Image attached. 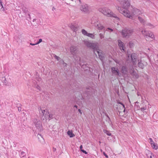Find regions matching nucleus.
Instances as JSON below:
<instances>
[{"mask_svg":"<svg viewBox=\"0 0 158 158\" xmlns=\"http://www.w3.org/2000/svg\"><path fill=\"white\" fill-rule=\"evenodd\" d=\"M118 9L119 12L123 14L124 16L132 19H134L133 18L134 16H138L141 13L140 11L137 8L133 9L132 14L131 15L129 13V11L125 8L118 7Z\"/></svg>","mask_w":158,"mask_h":158,"instance_id":"nucleus-1","label":"nucleus"},{"mask_svg":"<svg viewBox=\"0 0 158 158\" xmlns=\"http://www.w3.org/2000/svg\"><path fill=\"white\" fill-rule=\"evenodd\" d=\"M99 11L102 12L104 15L108 17H113L116 20L119 19V18L116 15L114 14L107 7L101 8L99 9Z\"/></svg>","mask_w":158,"mask_h":158,"instance_id":"nucleus-2","label":"nucleus"},{"mask_svg":"<svg viewBox=\"0 0 158 158\" xmlns=\"http://www.w3.org/2000/svg\"><path fill=\"white\" fill-rule=\"evenodd\" d=\"M133 30L131 28H124L122 30L121 34L123 38H129L133 34Z\"/></svg>","mask_w":158,"mask_h":158,"instance_id":"nucleus-3","label":"nucleus"},{"mask_svg":"<svg viewBox=\"0 0 158 158\" xmlns=\"http://www.w3.org/2000/svg\"><path fill=\"white\" fill-rule=\"evenodd\" d=\"M32 121L38 131H41L43 130V127L41 122L39 119L37 118H33Z\"/></svg>","mask_w":158,"mask_h":158,"instance_id":"nucleus-4","label":"nucleus"},{"mask_svg":"<svg viewBox=\"0 0 158 158\" xmlns=\"http://www.w3.org/2000/svg\"><path fill=\"white\" fill-rule=\"evenodd\" d=\"M84 44L88 47L94 50L97 49L98 47V43H92L87 41H84Z\"/></svg>","mask_w":158,"mask_h":158,"instance_id":"nucleus-5","label":"nucleus"},{"mask_svg":"<svg viewBox=\"0 0 158 158\" xmlns=\"http://www.w3.org/2000/svg\"><path fill=\"white\" fill-rule=\"evenodd\" d=\"M131 57V62L133 65H135L136 64L137 60V55L135 53H133L130 55L129 54L128 55L127 60L130 58V57Z\"/></svg>","mask_w":158,"mask_h":158,"instance_id":"nucleus-6","label":"nucleus"},{"mask_svg":"<svg viewBox=\"0 0 158 158\" xmlns=\"http://www.w3.org/2000/svg\"><path fill=\"white\" fill-rule=\"evenodd\" d=\"M38 109L40 116H41L42 118L43 116H44V118H45V116L48 115V110L46 109L45 110H43L40 107H38Z\"/></svg>","mask_w":158,"mask_h":158,"instance_id":"nucleus-7","label":"nucleus"},{"mask_svg":"<svg viewBox=\"0 0 158 158\" xmlns=\"http://www.w3.org/2000/svg\"><path fill=\"white\" fill-rule=\"evenodd\" d=\"M142 33L144 35L146 36H148L151 38L153 39L154 38V36L153 35L151 31H148L145 30H142L141 31Z\"/></svg>","mask_w":158,"mask_h":158,"instance_id":"nucleus-8","label":"nucleus"},{"mask_svg":"<svg viewBox=\"0 0 158 158\" xmlns=\"http://www.w3.org/2000/svg\"><path fill=\"white\" fill-rule=\"evenodd\" d=\"M94 51L95 53V52H96L98 54L99 57L101 60H102L103 59L104 57L103 54L102 53V51L99 50V45H98V48L97 49H95Z\"/></svg>","mask_w":158,"mask_h":158,"instance_id":"nucleus-9","label":"nucleus"},{"mask_svg":"<svg viewBox=\"0 0 158 158\" xmlns=\"http://www.w3.org/2000/svg\"><path fill=\"white\" fill-rule=\"evenodd\" d=\"M130 72L131 75L133 77V78L135 79L138 78L139 76L138 74L134 70V69L133 67L131 68Z\"/></svg>","mask_w":158,"mask_h":158,"instance_id":"nucleus-10","label":"nucleus"},{"mask_svg":"<svg viewBox=\"0 0 158 158\" xmlns=\"http://www.w3.org/2000/svg\"><path fill=\"white\" fill-rule=\"evenodd\" d=\"M70 52L73 55V56H74L75 55H76V54H77V50L76 47L72 46L70 48Z\"/></svg>","mask_w":158,"mask_h":158,"instance_id":"nucleus-11","label":"nucleus"},{"mask_svg":"<svg viewBox=\"0 0 158 158\" xmlns=\"http://www.w3.org/2000/svg\"><path fill=\"white\" fill-rule=\"evenodd\" d=\"M118 46L120 49L122 51H125V48L123 46V43L120 40H118Z\"/></svg>","mask_w":158,"mask_h":158,"instance_id":"nucleus-12","label":"nucleus"},{"mask_svg":"<svg viewBox=\"0 0 158 158\" xmlns=\"http://www.w3.org/2000/svg\"><path fill=\"white\" fill-rule=\"evenodd\" d=\"M22 10L23 12L24 13L25 15L27 16V15L28 17H27V18H29L30 19H31V16L30 14L28 13V11L27 9L25 7H23L22 8Z\"/></svg>","mask_w":158,"mask_h":158,"instance_id":"nucleus-13","label":"nucleus"},{"mask_svg":"<svg viewBox=\"0 0 158 158\" xmlns=\"http://www.w3.org/2000/svg\"><path fill=\"white\" fill-rule=\"evenodd\" d=\"M73 57L76 63H77L80 65H81V57L78 56L77 55V54L74 56H73Z\"/></svg>","mask_w":158,"mask_h":158,"instance_id":"nucleus-14","label":"nucleus"},{"mask_svg":"<svg viewBox=\"0 0 158 158\" xmlns=\"http://www.w3.org/2000/svg\"><path fill=\"white\" fill-rule=\"evenodd\" d=\"M111 72L113 74L115 75H119V72L117 68L115 67H113L111 69Z\"/></svg>","mask_w":158,"mask_h":158,"instance_id":"nucleus-15","label":"nucleus"},{"mask_svg":"<svg viewBox=\"0 0 158 158\" xmlns=\"http://www.w3.org/2000/svg\"><path fill=\"white\" fill-rule=\"evenodd\" d=\"M78 25L76 24H71L70 26L71 29L74 31L76 32L78 30Z\"/></svg>","mask_w":158,"mask_h":158,"instance_id":"nucleus-16","label":"nucleus"},{"mask_svg":"<svg viewBox=\"0 0 158 158\" xmlns=\"http://www.w3.org/2000/svg\"><path fill=\"white\" fill-rule=\"evenodd\" d=\"M81 10L84 12H87L88 11V7L87 5H82L81 7Z\"/></svg>","mask_w":158,"mask_h":158,"instance_id":"nucleus-17","label":"nucleus"},{"mask_svg":"<svg viewBox=\"0 0 158 158\" xmlns=\"http://www.w3.org/2000/svg\"><path fill=\"white\" fill-rule=\"evenodd\" d=\"M86 93L88 95H90L92 92L93 89L91 87L89 86L86 87Z\"/></svg>","mask_w":158,"mask_h":158,"instance_id":"nucleus-18","label":"nucleus"},{"mask_svg":"<svg viewBox=\"0 0 158 158\" xmlns=\"http://www.w3.org/2000/svg\"><path fill=\"white\" fill-rule=\"evenodd\" d=\"M55 117L54 114L50 113L49 112L48 113V114L47 115L45 116V119H48L49 118L52 119L54 118Z\"/></svg>","mask_w":158,"mask_h":158,"instance_id":"nucleus-19","label":"nucleus"},{"mask_svg":"<svg viewBox=\"0 0 158 158\" xmlns=\"http://www.w3.org/2000/svg\"><path fill=\"white\" fill-rule=\"evenodd\" d=\"M138 66L140 68L143 69L144 66V64H143V63L142 62V61L140 60L139 61V60H138Z\"/></svg>","mask_w":158,"mask_h":158,"instance_id":"nucleus-20","label":"nucleus"},{"mask_svg":"<svg viewBox=\"0 0 158 158\" xmlns=\"http://www.w3.org/2000/svg\"><path fill=\"white\" fill-rule=\"evenodd\" d=\"M95 27L98 30H103L104 28V27L101 24H97Z\"/></svg>","mask_w":158,"mask_h":158,"instance_id":"nucleus-21","label":"nucleus"},{"mask_svg":"<svg viewBox=\"0 0 158 158\" xmlns=\"http://www.w3.org/2000/svg\"><path fill=\"white\" fill-rule=\"evenodd\" d=\"M67 134L70 137H73L75 136V135L72 132V131H69L67 132Z\"/></svg>","mask_w":158,"mask_h":158,"instance_id":"nucleus-22","label":"nucleus"},{"mask_svg":"<svg viewBox=\"0 0 158 158\" xmlns=\"http://www.w3.org/2000/svg\"><path fill=\"white\" fill-rule=\"evenodd\" d=\"M122 72L124 73H126L127 72V69L126 66H123L122 67Z\"/></svg>","mask_w":158,"mask_h":158,"instance_id":"nucleus-23","label":"nucleus"},{"mask_svg":"<svg viewBox=\"0 0 158 158\" xmlns=\"http://www.w3.org/2000/svg\"><path fill=\"white\" fill-rule=\"evenodd\" d=\"M138 19L141 23H143V24H144L145 21L143 18L140 16H139L138 17Z\"/></svg>","mask_w":158,"mask_h":158,"instance_id":"nucleus-24","label":"nucleus"},{"mask_svg":"<svg viewBox=\"0 0 158 158\" xmlns=\"http://www.w3.org/2000/svg\"><path fill=\"white\" fill-rule=\"evenodd\" d=\"M81 32L84 35H85L87 36L88 34H89V33H88L84 29L82 30Z\"/></svg>","mask_w":158,"mask_h":158,"instance_id":"nucleus-25","label":"nucleus"},{"mask_svg":"<svg viewBox=\"0 0 158 158\" xmlns=\"http://www.w3.org/2000/svg\"><path fill=\"white\" fill-rule=\"evenodd\" d=\"M103 131L105 133H106L108 135L110 136L111 135V134L110 132L109 131L106 130H104Z\"/></svg>","mask_w":158,"mask_h":158,"instance_id":"nucleus-26","label":"nucleus"},{"mask_svg":"<svg viewBox=\"0 0 158 158\" xmlns=\"http://www.w3.org/2000/svg\"><path fill=\"white\" fill-rule=\"evenodd\" d=\"M152 147L155 149H158V146L157 145H156L154 143L153 144H152V145H151Z\"/></svg>","mask_w":158,"mask_h":158,"instance_id":"nucleus-27","label":"nucleus"},{"mask_svg":"<svg viewBox=\"0 0 158 158\" xmlns=\"http://www.w3.org/2000/svg\"><path fill=\"white\" fill-rule=\"evenodd\" d=\"M145 26H149L150 27L149 28H151L154 27L153 25L150 23H147Z\"/></svg>","mask_w":158,"mask_h":158,"instance_id":"nucleus-28","label":"nucleus"},{"mask_svg":"<svg viewBox=\"0 0 158 158\" xmlns=\"http://www.w3.org/2000/svg\"><path fill=\"white\" fill-rule=\"evenodd\" d=\"M87 36L91 37L92 39H94V35L92 34L89 33L88 34Z\"/></svg>","mask_w":158,"mask_h":158,"instance_id":"nucleus-29","label":"nucleus"},{"mask_svg":"<svg viewBox=\"0 0 158 158\" xmlns=\"http://www.w3.org/2000/svg\"><path fill=\"white\" fill-rule=\"evenodd\" d=\"M21 105L20 104H18L17 106V107L18 108V111L19 112H20L21 111V110H22V108L21 107Z\"/></svg>","mask_w":158,"mask_h":158,"instance_id":"nucleus-30","label":"nucleus"},{"mask_svg":"<svg viewBox=\"0 0 158 158\" xmlns=\"http://www.w3.org/2000/svg\"><path fill=\"white\" fill-rule=\"evenodd\" d=\"M0 10H4V8L2 2H0Z\"/></svg>","mask_w":158,"mask_h":158,"instance_id":"nucleus-31","label":"nucleus"},{"mask_svg":"<svg viewBox=\"0 0 158 158\" xmlns=\"http://www.w3.org/2000/svg\"><path fill=\"white\" fill-rule=\"evenodd\" d=\"M54 57L58 61L59 60H60V58L59 56H58L55 55H54Z\"/></svg>","mask_w":158,"mask_h":158,"instance_id":"nucleus-32","label":"nucleus"},{"mask_svg":"<svg viewBox=\"0 0 158 158\" xmlns=\"http://www.w3.org/2000/svg\"><path fill=\"white\" fill-rule=\"evenodd\" d=\"M60 62H63V65L65 66L66 67L67 66V64L65 63H64V61L63 60H61L60 61Z\"/></svg>","mask_w":158,"mask_h":158,"instance_id":"nucleus-33","label":"nucleus"},{"mask_svg":"<svg viewBox=\"0 0 158 158\" xmlns=\"http://www.w3.org/2000/svg\"><path fill=\"white\" fill-rule=\"evenodd\" d=\"M36 89L37 90H40V87L38 85H35V86Z\"/></svg>","mask_w":158,"mask_h":158,"instance_id":"nucleus-34","label":"nucleus"},{"mask_svg":"<svg viewBox=\"0 0 158 158\" xmlns=\"http://www.w3.org/2000/svg\"><path fill=\"white\" fill-rule=\"evenodd\" d=\"M35 79L38 81H40L41 80V78L38 76H36V77H35Z\"/></svg>","mask_w":158,"mask_h":158,"instance_id":"nucleus-35","label":"nucleus"},{"mask_svg":"<svg viewBox=\"0 0 158 158\" xmlns=\"http://www.w3.org/2000/svg\"><path fill=\"white\" fill-rule=\"evenodd\" d=\"M150 141V143L151 145H152V144L154 143V142L153 141L152 139V138H150L149 139Z\"/></svg>","mask_w":158,"mask_h":158,"instance_id":"nucleus-36","label":"nucleus"},{"mask_svg":"<svg viewBox=\"0 0 158 158\" xmlns=\"http://www.w3.org/2000/svg\"><path fill=\"white\" fill-rule=\"evenodd\" d=\"M99 35L101 39H102L104 37L103 36V34L102 33H100Z\"/></svg>","mask_w":158,"mask_h":158,"instance_id":"nucleus-37","label":"nucleus"},{"mask_svg":"<svg viewBox=\"0 0 158 158\" xmlns=\"http://www.w3.org/2000/svg\"><path fill=\"white\" fill-rule=\"evenodd\" d=\"M119 103L122 105V106H123V108H124V111H123L124 112L125 111V106H124V105L121 102H119Z\"/></svg>","mask_w":158,"mask_h":158,"instance_id":"nucleus-38","label":"nucleus"},{"mask_svg":"<svg viewBox=\"0 0 158 158\" xmlns=\"http://www.w3.org/2000/svg\"><path fill=\"white\" fill-rule=\"evenodd\" d=\"M42 39H40L39 40V41L37 43H36V44H39L41 42H42Z\"/></svg>","mask_w":158,"mask_h":158,"instance_id":"nucleus-39","label":"nucleus"},{"mask_svg":"<svg viewBox=\"0 0 158 158\" xmlns=\"http://www.w3.org/2000/svg\"><path fill=\"white\" fill-rule=\"evenodd\" d=\"M20 155L22 156H25L26 154L24 152H22L20 153Z\"/></svg>","mask_w":158,"mask_h":158,"instance_id":"nucleus-40","label":"nucleus"},{"mask_svg":"<svg viewBox=\"0 0 158 158\" xmlns=\"http://www.w3.org/2000/svg\"><path fill=\"white\" fill-rule=\"evenodd\" d=\"M81 151L83 153H85V154H87L88 153L87 152H86V151H85L84 150H83V149L81 150Z\"/></svg>","mask_w":158,"mask_h":158,"instance_id":"nucleus-41","label":"nucleus"},{"mask_svg":"<svg viewBox=\"0 0 158 158\" xmlns=\"http://www.w3.org/2000/svg\"><path fill=\"white\" fill-rule=\"evenodd\" d=\"M146 108H145L144 107H142V108H140L141 110L142 111H143L144 110H146Z\"/></svg>","mask_w":158,"mask_h":158,"instance_id":"nucleus-42","label":"nucleus"},{"mask_svg":"<svg viewBox=\"0 0 158 158\" xmlns=\"http://www.w3.org/2000/svg\"><path fill=\"white\" fill-rule=\"evenodd\" d=\"M103 155L106 158L108 157V155L107 154H106L104 152H103Z\"/></svg>","mask_w":158,"mask_h":158,"instance_id":"nucleus-43","label":"nucleus"},{"mask_svg":"<svg viewBox=\"0 0 158 158\" xmlns=\"http://www.w3.org/2000/svg\"><path fill=\"white\" fill-rule=\"evenodd\" d=\"M30 45H32V46H34L35 45L37 44H36V43L35 44H32V43H30Z\"/></svg>","mask_w":158,"mask_h":158,"instance_id":"nucleus-44","label":"nucleus"},{"mask_svg":"<svg viewBox=\"0 0 158 158\" xmlns=\"http://www.w3.org/2000/svg\"><path fill=\"white\" fill-rule=\"evenodd\" d=\"M37 136H38V137L39 139V136H40V137H41V138L43 139V137H42L41 136V135H40V134H38V135H37Z\"/></svg>","mask_w":158,"mask_h":158,"instance_id":"nucleus-45","label":"nucleus"},{"mask_svg":"<svg viewBox=\"0 0 158 158\" xmlns=\"http://www.w3.org/2000/svg\"><path fill=\"white\" fill-rule=\"evenodd\" d=\"M78 111L79 112V113L81 114H82V112L81 111V110L80 109H79L78 110Z\"/></svg>","mask_w":158,"mask_h":158,"instance_id":"nucleus-46","label":"nucleus"},{"mask_svg":"<svg viewBox=\"0 0 158 158\" xmlns=\"http://www.w3.org/2000/svg\"><path fill=\"white\" fill-rule=\"evenodd\" d=\"M82 148H83L82 146V145H81L80 146V149H81V150H82Z\"/></svg>","mask_w":158,"mask_h":158,"instance_id":"nucleus-47","label":"nucleus"},{"mask_svg":"<svg viewBox=\"0 0 158 158\" xmlns=\"http://www.w3.org/2000/svg\"><path fill=\"white\" fill-rule=\"evenodd\" d=\"M108 30H110L111 31H113V30L112 29H111V28H108Z\"/></svg>","mask_w":158,"mask_h":158,"instance_id":"nucleus-48","label":"nucleus"},{"mask_svg":"<svg viewBox=\"0 0 158 158\" xmlns=\"http://www.w3.org/2000/svg\"><path fill=\"white\" fill-rule=\"evenodd\" d=\"M56 148H53V152L55 151H56Z\"/></svg>","mask_w":158,"mask_h":158,"instance_id":"nucleus-49","label":"nucleus"},{"mask_svg":"<svg viewBox=\"0 0 158 158\" xmlns=\"http://www.w3.org/2000/svg\"><path fill=\"white\" fill-rule=\"evenodd\" d=\"M74 107H75L76 108H77V105H74Z\"/></svg>","mask_w":158,"mask_h":158,"instance_id":"nucleus-50","label":"nucleus"},{"mask_svg":"<svg viewBox=\"0 0 158 158\" xmlns=\"http://www.w3.org/2000/svg\"><path fill=\"white\" fill-rule=\"evenodd\" d=\"M25 156H22L21 157V158H24Z\"/></svg>","mask_w":158,"mask_h":158,"instance_id":"nucleus-51","label":"nucleus"},{"mask_svg":"<svg viewBox=\"0 0 158 158\" xmlns=\"http://www.w3.org/2000/svg\"><path fill=\"white\" fill-rule=\"evenodd\" d=\"M106 116L107 117L110 119V117L108 115H107Z\"/></svg>","mask_w":158,"mask_h":158,"instance_id":"nucleus-52","label":"nucleus"},{"mask_svg":"<svg viewBox=\"0 0 158 158\" xmlns=\"http://www.w3.org/2000/svg\"><path fill=\"white\" fill-rule=\"evenodd\" d=\"M18 11H19V14H20H20H21V11H19V10H18Z\"/></svg>","mask_w":158,"mask_h":158,"instance_id":"nucleus-53","label":"nucleus"},{"mask_svg":"<svg viewBox=\"0 0 158 158\" xmlns=\"http://www.w3.org/2000/svg\"><path fill=\"white\" fill-rule=\"evenodd\" d=\"M15 152V154H16L17 153V152Z\"/></svg>","mask_w":158,"mask_h":158,"instance_id":"nucleus-54","label":"nucleus"},{"mask_svg":"<svg viewBox=\"0 0 158 158\" xmlns=\"http://www.w3.org/2000/svg\"><path fill=\"white\" fill-rule=\"evenodd\" d=\"M35 20H36V19H33V21H35Z\"/></svg>","mask_w":158,"mask_h":158,"instance_id":"nucleus-55","label":"nucleus"},{"mask_svg":"<svg viewBox=\"0 0 158 158\" xmlns=\"http://www.w3.org/2000/svg\"><path fill=\"white\" fill-rule=\"evenodd\" d=\"M53 9H55V8L54 7H53L52 8V10H53Z\"/></svg>","mask_w":158,"mask_h":158,"instance_id":"nucleus-56","label":"nucleus"},{"mask_svg":"<svg viewBox=\"0 0 158 158\" xmlns=\"http://www.w3.org/2000/svg\"><path fill=\"white\" fill-rule=\"evenodd\" d=\"M152 156H150V158H152Z\"/></svg>","mask_w":158,"mask_h":158,"instance_id":"nucleus-57","label":"nucleus"},{"mask_svg":"<svg viewBox=\"0 0 158 158\" xmlns=\"http://www.w3.org/2000/svg\"><path fill=\"white\" fill-rule=\"evenodd\" d=\"M157 56L158 57V54L157 55Z\"/></svg>","mask_w":158,"mask_h":158,"instance_id":"nucleus-58","label":"nucleus"},{"mask_svg":"<svg viewBox=\"0 0 158 158\" xmlns=\"http://www.w3.org/2000/svg\"><path fill=\"white\" fill-rule=\"evenodd\" d=\"M14 152H12V154H14Z\"/></svg>","mask_w":158,"mask_h":158,"instance_id":"nucleus-59","label":"nucleus"},{"mask_svg":"<svg viewBox=\"0 0 158 158\" xmlns=\"http://www.w3.org/2000/svg\"><path fill=\"white\" fill-rule=\"evenodd\" d=\"M0 2H2L1 0H0Z\"/></svg>","mask_w":158,"mask_h":158,"instance_id":"nucleus-60","label":"nucleus"},{"mask_svg":"<svg viewBox=\"0 0 158 158\" xmlns=\"http://www.w3.org/2000/svg\"><path fill=\"white\" fill-rule=\"evenodd\" d=\"M79 0V1L80 2V0Z\"/></svg>","mask_w":158,"mask_h":158,"instance_id":"nucleus-61","label":"nucleus"}]
</instances>
